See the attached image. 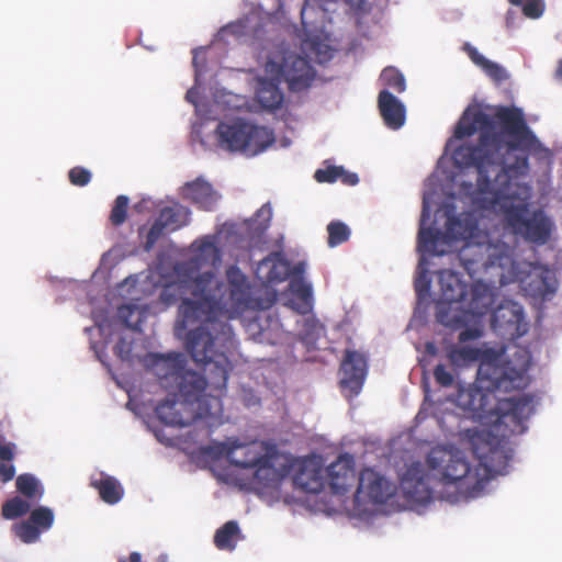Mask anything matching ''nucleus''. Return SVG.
<instances>
[{
  "mask_svg": "<svg viewBox=\"0 0 562 562\" xmlns=\"http://www.w3.org/2000/svg\"><path fill=\"white\" fill-rule=\"evenodd\" d=\"M522 12L528 18H539L543 12L541 0H527L522 7Z\"/></svg>",
  "mask_w": 562,
  "mask_h": 562,
  "instance_id": "nucleus-45",
  "label": "nucleus"
},
{
  "mask_svg": "<svg viewBox=\"0 0 562 562\" xmlns=\"http://www.w3.org/2000/svg\"><path fill=\"white\" fill-rule=\"evenodd\" d=\"M446 417H448V418H453V419H454V418H456V415H454L453 413H449V414H447V416H446Z\"/></svg>",
  "mask_w": 562,
  "mask_h": 562,
  "instance_id": "nucleus-60",
  "label": "nucleus"
},
{
  "mask_svg": "<svg viewBox=\"0 0 562 562\" xmlns=\"http://www.w3.org/2000/svg\"><path fill=\"white\" fill-rule=\"evenodd\" d=\"M530 356L517 352L513 359L499 357L480 362L477 381L459 384L454 403L474 419H493L498 427L504 426V436L522 434L525 422L535 412V396L524 394L518 397L497 398L495 392H510L525 389L529 384L528 370Z\"/></svg>",
  "mask_w": 562,
  "mask_h": 562,
  "instance_id": "nucleus-3",
  "label": "nucleus"
},
{
  "mask_svg": "<svg viewBox=\"0 0 562 562\" xmlns=\"http://www.w3.org/2000/svg\"><path fill=\"white\" fill-rule=\"evenodd\" d=\"M246 22L243 20H238L232 23H228L227 25L223 26L221 29V34L223 35H234L236 37L244 36L246 34Z\"/></svg>",
  "mask_w": 562,
  "mask_h": 562,
  "instance_id": "nucleus-43",
  "label": "nucleus"
},
{
  "mask_svg": "<svg viewBox=\"0 0 562 562\" xmlns=\"http://www.w3.org/2000/svg\"><path fill=\"white\" fill-rule=\"evenodd\" d=\"M481 357V350L474 347L452 346L447 351V358L452 367L464 368L477 361Z\"/></svg>",
  "mask_w": 562,
  "mask_h": 562,
  "instance_id": "nucleus-31",
  "label": "nucleus"
},
{
  "mask_svg": "<svg viewBox=\"0 0 562 562\" xmlns=\"http://www.w3.org/2000/svg\"><path fill=\"white\" fill-rule=\"evenodd\" d=\"M200 256L210 261L213 266H216L221 261V250L211 240H203L199 246Z\"/></svg>",
  "mask_w": 562,
  "mask_h": 562,
  "instance_id": "nucleus-38",
  "label": "nucleus"
},
{
  "mask_svg": "<svg viewBox=\"0 0 562 562\" xmlns=\"http://www.w3.org/2000/svg\"><path fill=\"white\" fill-rule=\"evenodd\" d=\"M342 172V166H328L315 171L314 178L319 183H333L338 181Z\"/></svg>",
  "mask_w": 562,
  "mask_h": 562,
  "instance_id": "nucleus-39",
  "label": "nucleus"
},
{
  "mask_svg": "<svg viewBox=\"0 0 562 562\" xmlns=\"http://www.w3.org/2000/svg\"><path fill=\"white\" fill-rule=\"evenodd\" d=\"M91 172L81 166L71 168L68 172V179L72 186L85 187L91 181Z\"/></svg>",
  "mask_w": 562,
  "mask_h": 562,
  "instance_id": "nucleus-40",
  "label": "nucleus"
},
{
  "mask_svg": "<svg viewBox=\"0 0 562 562\" xmlns=\"http://www.w3.org/2000/svg\"><path fill=\"white\" fill-rule=\"evenodd\" d=\"M192 94H193V93H192V90H189V91L187 92L186 98H187V100H189L190 102L195 103V102H194V100H193V95H192Z\"/></svg>",
  "mask_w": 562,
  "mask_h": 562,
  "instance_id": "nucleus-58",
  "label": "nucleus"
},
{
  "mask_svg": "<svg viewBox=\"0 0 562 562\" xmlns=\"http://www.w3.org/2000/svg\"><path fill=\"white\" fill-rule=\"evenodd\" d=\"M497 452L495 449H490V456L475 451L479 463L471 468L460 451L434 448L427 457V464L441 475L445 485H456L458 495L454 501L469 499L479 496L493 476L495 470L491 461Z\"/></svg>",
  "mask_w": 562,
  "mask_h": 562,
  "instance_id": "nucleus-6",
  "label": "nucleus"
},
{
  "mask_svg": "<svg viewBox=\"0 0 562 562\" xmlns=\"http://www.w3.org/2000/svg\"><path fill=\"white\" fill-rule=\"evenodd\" d=\"M189 215L188 209L177 204L162 207L156 218L166 229L176 231L183 226Z\"/></svg>",
  "mask_w": 562,
  "mask_h": 562,
  "instance_id": "nucleus-30",
  "label": "nucleus"
},
{
  "mask_svg": "<svg viewBox=\"0 0 562 562\" xmlns=\"http://www.w3.org/2000/svg\"><path fill=\"white\" fill-rule=\"evenodd\" d=\"M251 485L258 492L277 490L281 481L291 474V457L279 451L277 446L254 468Z\"/></svg>",
  "mask_w": 562,
  "mask_h": 562,
  "instance_id": "nucleus-12",
  "label": "nucleus"
},
{
  "mask_svg": "<svg viewBox=\"0 0 562 562\" xmlns=\"http://www.w3.org/2000/svg\"><path fill=\"white\" fill-rule=\"evenodd\" d=\"M130 562H140L142 555L138 552H132L128 557Z\"/></svg>",
  "mask_w": 562,
  "mask_h": 562,
  "instance_id": "nucleus-53",
  "label": "nucleus"
},
{
  "mask_svg": "<svg viewBox=\"0 0 562 562\" xmlns=\"http://www.w3.org/2000/svg\"><path fill=\"white\" fill-rule=\"evenodd\" d=\"M445 418L446 417L438 418V424H439L440 428L442 430H448V431L452 432V430L448 429V427H447V425L445 423Z\"/></svg>",
  "mask_w": 562,
  "mask_h": 562,
  "instance_id": "nucleus-56",
  "label": "nucleus"
},
{
  "mask_svg": "<svg viewBox=\"0 0 562 562\" xmlns=\"http://www.w3.org/2000/svg\"><path fill=\"white\" fill-rule=\"evenodd\" d=\"M256 99L263 109L274 111L282 106L284 95L278 82L269 79H260L258 81Z\"/></svg>",
  "mask_w": 562,
  "mask_h": 562,
  "instance_id": "nucleus-25",
  "label": "nucleus"
},
{
  "mask_svg": "<svg viewBox=\"0 0 562 562\" xmlns=\"http://www.w3.org/2000/svg\"><path fill=\"white\" fill-rule=\"evenodd\" d=\"M509 3H512L513 5H521L522 4V0H508Z\"/></svg>",
  "mask_w": 562,
  "mask_h": 562,
  "instance_id": "nucleus-59",
  "label": "nucleus"
},
{
  "mask_svg": "<svg viewBox=\"0 0 562 562\" xmlns=\"http://www.w3.org/2000/svg\"><path fill=\"white\" fill-rule=\"evenodd\" d=\"M438 282L440 285V308L447 311L449 307H452V304H460L462 306L463 302L468 296V288L469 284L461 279V277L450 270L443 269L438 272ZM461 307H458V311Z\"/></svg>",
  "mask_w": 562,
  "mask_h": 562,
  "instance_id": "nucleus-18",
  "label": "nucleus"
},
{
  "mask_svg": "<svg viewBox=\"0 0 562 562\" xmlns=\"http://www.w3.org/2000/svg\"><path fill=\"white\" fill-rule=\"evenodd\" d=\"M271 214H272V210H271V207H270L268 204L262 205V206L258 210V212H257V216H266V217H267V220H270Z\"/></svg>",
  "mask_w": 562,
  "mask_h": 562,
  "instance_id": "nucleus-52",
  "label": "nucleus"
},
{
  "mask_svg": "<svg viewBox=\"0 0 562 562\" xmlns=\"http://www.w3.org/2000/svg\"><path fill=\"white\" fill-rule=\"evenodd\" d=\"M31 510V504L29 501L14 496L3 503L1 507V515L4 519H16L20 518Z\"/></svg>",
  "mask_w": 562,
  "mask_h": 562,
  "instance_id": "nucleus-34",
  "label": "nucleus"
},
{
  "mask_svg": "<svg viewBox=\"0 0 562 562\" xmlns=\"http://www.w3.org/2000/svg\"><path fill=\"white\" fill-rule=\"evenodd\" d=\"M229 339L214 335L205 328H194L188 333L187 349L194 362L204 366L205 375L186 370L187 359L180 352L153 355L150 366L166 389L176 385L180 393L189 396L206 389L221 393L226 390L232 370V363L223 349Z\"/></svg>",
  "mask_w": 562,
  "mask_h": 562,
  "instance_id": "nucleus-5",
  "label": "nucleus"
},
{
  "mask_svg": "<svg viewBox=\"0 0 562 562\" xmlns=\"http://www.w3.org/2000/svg\"><path fill=\"white\" fill-rule=\"evenodd\" d=\"M432 373L436 383L441 387H451L454 384V375L445 364H437Z\"/></svg>",
  "mask_w": 562,
  "mask_h": 562,
  "instance_id": "nucleus-41",
  "label": "nucleus"
},
{
  "mask_svg": "<svg viewBox=\"0 0 562 562\" xmlns=\"http://www.w3.org/2000/svg\"><path fill=\"white\" fill-rule=\"evenodd\" d=\"M55 520L52 508L38 506L30 510L27 519L16 522L12 526V532L26 544L35 543L40 540L43 532L48 531Z\"/></svg>",
  "mask_w": 562,
  "mask_h": 562,
  "instance_id": "nucleus-14",
  "label": "nucleus"
},
{
  "mask_svg": "<svg viewBox=\"0 0 562 562\" xmlns=\"http://www.w3.org/2000/svg\"><path fill=\"white\" fill-rule=\"evenodd\" d=\"M426 350H427V352H428L429 355H432V356L437 353V348H436V346H435L434 344H431V342H428V344L426 345Z\"/></svg>",
  "mask_w": 562,
  "mask_h": 562,
  "instance_id": "nucleus-54",
  "label": "nucleus"
},
{
  "mask_svg": "<svg viewBox=\"0 0 562 562\" xmlns=\"http://www.w3.org/2000/svg\"><path fill=\"white\" fill-rule=\"evenodd\" d=\"M515 279L525 294L533 299L548 300L555 292L547 273L537 269H531L524 276L519 272Z\"/></svg>",
  "mask_w": 562,
  "mask_h": 562,
  "instance_id": "nucleus-22",
  "label": "nucleus"
},
{
  "mask_svg": "<svg viewBox=\"0 0 562 562\" xmlns=\"http://www.w3.org/2000/svg\"><path fill=\"white\" fill-rule=\"evenodd\" d=\"M340 371L342 373L340 381L341 386L358 394L367 375L366 356L359 351L346 349L340 364Z\"/></svg>",
  "mask_w": 562,
  "mask_h": 562,
  "instance_id": "nucleus-19",
  "label": "nucleus"
},
{
  "mask_svg": "<svg viewBox=\"0 0 562 562\" xmlns=\"http://www.w3.org/2000/svg\"><path fill=\"white\" fill-rule=\"evenodd\" d=\"M326 18V9L322 0H306L301 10V20L305 29L315 26Z\"/></svg>",
  "mask_w": 562,
  "mask_h": 562,
  "instance_id": "nucleus-32",
  "label": "nucleus"
},
{
  "mask_svg": "<svg viewBox=\"0 0 562 562\" xmlns=\"http://www.w3.org/2000/svg\"><path fill=\"white\" fill-rule=\"evenodd\" d=\"M328 484L336 495L346 494L356 482L355 460L350 454L337 458L328 468Z\"/></svg>",
  "mask_w": 562,
  "mask_h": 562,
  "instance_id": "nucleus-20",
  "label": "nucleus"
},
{
  "mask_svg": "<svg viewBox=\"0 0 562 562\" xmlns=\"http://www.w3.org/2000/svg\"><path fill=\"white\" fill-rule=\"evenodd\" d=\"M119 562H127L126 559H120Z\"/></svg>",
  "mask_w": 562,
  "mask_h": 562,
  "instance_id": "nucleus-61",
  "label": "nucleus"
},
{
  "mask_svg": "<svg viewBox=\"0 0 562 562\" xmlns=\"http://www.w3.org/2000/svg\"><path fill=\"white\" fill-rule=\"evenodd\" d=\"M338 180L346 186H356L359 182L358 175L347 171L344 167Z\"/></svg>",
  "mask_w": 562,
  "mask_h": 562,
  "instance_id": "nucleus-50",
  "label": "nucleus"
},
{
  "mask_svg": "<svg viewBox=\"0 0 562 562\" xmlns=\"http://www.w3.org/2000/svg\"><path fill=\"white\" fill-rule=\"evenodd\" d=\"M91 486L99 492L101 499L108 504L119 503L124 494V490L120 482L110 475H104L100 479L91 481Z\"/></svg>",
  "mask_w": 562,
  "mask_h": 562,
  "instance_id": "nucleus-28",
  "label": "nucleus"
},
{
  "mask_svg": "<svg viewBox=\"0 0 562 562\" xmlns=\"http://www.w3.org/2000/svg\"><path fill=\"white\" fill-rule=\"evenodd\" d=\"M291 302L300 314H306L312 310V285L303 279H293L290 282Z\"/></svg>",
  "mask_w": 562,
  "mask_h": 562,
  "instance_id": "nucleus-27",
  "label": "nucleus"
},
{
  "mask_svg": "<svg viewBox=\"0 0 562 562\" xmlns=\"http://www.w3.org/2000/svg\"><path fill=\"white\" fill-rule=\"evenodd\" d=\"M327 233H328V245L330 247H336L338 245H341L342 243H346L350 237L349 227L340 221L330 222L327 225Z\"/></svg>",
  "mask_w": 562,
  "mask_h": 562,
  "instance_id": "nucleus-35",
  "label": "nucleus"
},
{
  "mask_svg": "<svg viewBox=\"0 0 562 562\" xmlns=\"http://www.w3.org/2000/svg\"><path fill=\"white\" fill-rule=\"evenodd\" d=\"M199 270L198 259L176 262L175 279L162 286L159 301L167 307L180 302L178 324L182 328L201 322L198 328L231 338V326L220 318L229 319L246 308L255 307L250 283L237 266L226 269L227 283L212 271L199 273Z\"/></svg>",
  "mask_w": 562,
  "mask_h": 562,
  "instance_id": "nucleus-2",
  "label": "nucleus"
},
{
  "mask_svg": "<svg viewBox=\"0 0 562 562\" xmlns=\"http://www.w3.org/2000/svg\"><path fill=\"white\" fill-rule=\"evenodd\" d=\"M495 302L493 289L483 281H475L468 288V296L458 308L449 307L447 311L440 308L437 313V321L450 328L457 329L467 325L468 315L483 316L490 312Z\"/></svg>",
  "mask_w": 562,
  "mask_h": 562,
  "instance_id": "nucleus-11",
  "label": "nucleus"
},
{
  "mask_svg": "<svg viewBox=\"0 0 562 562\" xmlns=\"http://www.w3.org/2000/svg\"><path fill=\"white\" fill-rule=\"evenodd\" d=\"M256 274L265 283H280L289 277L290 263L280 252H273L259 261Z\"/></svg>",
  "mask_w": 562,
  "mask_h": 562,
  "instance_id": "nucleus-23",
  "label": "nucleus"
},
{
  "mask_svg": "<svg viewBox=\"0 0 562 562\" xmlns=\"http://www.w3.org/2000/svg\"><path fill=\"white\" fill-rule=\"evenodd\" d=\"M427 474L419 462L411 464L401 479V487L408 502L425 505L432 498Z\"/></svg>",
  "mask_w": 562,
  "mask_h": 562,
  "instance_id": "nucleus-17",
  "label": "nucleus"
},
{
  "mask_svg": "<svg viewBox=\"0 0 562 562\" xmlns=\"http://www.w3.org/2000/svg\"><path fill=\"white\" fill-rule=\"evenodd\" d=\"M114 353L121 360H130L132 355V344L127 341L125 338H120L116 345L114 346Z\"/></svg>",
  "mask_w": 562,
  "mask_h": 562,
  "instance_id": "nucleus-47",
  "label": "nucleus"
},
{
  "mask_svg": "<svg viewBox=\"0 0 562 562\" xmlns=\"http://www.w3.org/2000/svg\"><path fill=\"white\" fill-rule=\"evenodd\" d=\"M392 495L390 483L372 469L360 472L355 503L383 504Z\"/></svg>",
  "mask_w": 562,
  "mask_h": 562,
  "instance_id": "nucleus-15",
  "label": "nucleus"
},
{
  "mask_svg": "<svg viewBox=\"0 0 562 562\" xmlns=\"http://www.w3.org/2000/svg\"><path fill=\"white\" fill-rule=\"evenodd\" d=\"M463 49L467 52L469 58L495 82L499 83L507 79L505 69L498 64L485 58L474 46L465 43Z\"/></svg>",
  "mask_w": 562,
  "mask_h": 562,
  "instance_id": "nucleus-26",
  "label": "nucleus"
},
{
  "mask_svg": "<svg viewBox=\"0 0 562 562\" xmlns=\"http://www.w3.org/2000/svg\"><path fill=\"white\" fill-rule=\"evenodd\" d=\"M292 481L295 488L316 494L324 486L323 469L321 464L311 458L294 459L291 457Z\"/></svg>",
  "mask_w": 562,
  "mask_h": 562,
  "instance_id": "nucleus-16",
  "label": "nucleus"
},
{
  "mask_svg": "<svg viewBox=\"0 0 562 562\" xmlns=\"http://www.w3.org/2000/svg\"><path fill=\"white\" fill-rule=\"evenodd\" d=\"M212 389L192 395H186L178 391L172 398L160 402L155 413L158 419L168 426L186 427L195 420L215 415L221 409V396Z\"/></svg>",
  "mask_w": 562,
  "mask_h": 562,
  "instance_id": "nucleus-8",
  "label": "nucleus"
},
{
  "mask_svg": "<svg viewBox=\"0 0 562 562\" xmlns=\"http://www.w3.org/2000/svg\"><path fill=\"white\" fill-rule=\"evenodd\" d=\"M11 461L0 462V482L8 483L15 476V467L10 463Z\"/></svg>",
  "mask_w": 562,
  "mask_h": 562,
  "instance_id": "nucleus-48",
  "label": "nucleus"
},
{
  "mask_svg": "<svg viewBox=\"0 0 562 562\" xmlns=\"http://www.w3.org/2000/svg\"><path fill=\"white\" fill-rule=\"evenodd\" d=\"M476 132L480 133L477 143L460 145L452 159L457 167L476 169L479 192L491 191L493 187L509 188L513 179L528 173V156L513 155L516 150L527 151L544 166L552 164V150L529 128L518 108L499 106L493 119L479 106H468L453 135L463 139Z\"/></svg>",
  "mask_w": 562,
  "mask_h": 562,
  "instance_id": "nucleus-1",
  "label": "nucleus"
},
{
  "mask_svg": "<svg viewBox=\"0 0 562 562\" xmlns=\"http://www.w3.org/2000/svg\"><path fill=\"white\" fill-rule=\"evenodd\" d=\"M128 202L130 200L126 195H119L115 199L110 214V222L112 225L120 226L125 222L127 217Z\"/></svg>",
  "mask_w": 562,
  "mask_h": 562,
  "instance_id": "nucleus-37",
  "label": "nucleus"
},
{
  "mask_svg": "<svg viewBox=\"0 0 562 562\" xmlns=\"http://www.w3.org/2000/svg\"><path fill=\"white\" fill-rule=\"evenodd\" d=\"M15 486L16 491L29 499L41 498L44 493L38 480L30 473L19 475Z\"/></svg>",
  "mask_w": 562,
  "mask_h": 562,
  "instance_id": "nucleus-33",
  "label": "nucleus"
},
{
  "mask_svg": "<svg viewBox=\"0 0 562 562\" xmlns=\"http://www.w3.org/2000/svg\"><path fill=\"white\" fill-rule=\"evenodd\" d=\"M166 228L156 220L146 234L145 250L149 251L162 236Z\"/></svg>",
  "mask_w": 562,
  "mask_h": 562,
  "instance_id": "nucleus-42",
  "label": "nucleus"
},
{
  "mask_svg": "<svg viewBox=\"0 0 562 562\" xmlns=\"http://www.w3.org/2000/svg\"><path fill=\"white\" fill-rule=\"evenodd\" d=\"M276 445L266 441L243 443L237 438H229L221 443V451L226 454L231 464L243 469H252L268 453V449Z\"/></svg>",
  "mask_w": 562,
  "mask_h": 562,
  "instance_id": "nucleus-13",
  "label": "nucleus"
},
{
  "mask_svg": "<svg viewBox=\"0 0 562 562\" xmlns=\"http://www.w3.org/2000/svg\"><path fill=\"white\" fill-rule=\"evenodd\" d=\"M380 80L389 88H392L398 93H402L405 88V78L403 74L394 67H386L382 70Z\"/></svg>",
  "mask_w": 562,
  "mask_h": 562,
  "instance_id": "nucleus-36",
  "label": "nucleus"
},
{
  "mask_svg": "<svg viewBox=\"0 0 562 562\" xmlns=\"http://www.w3.org/2000/svg\"><path fill=\"white\" fill-rule=\"evenodd\" d=\"M481 335V331L476 328H465L459 334V341L467 342L470 340L477 339Z\"/></svg>",
  "mask_w": 562,
  "mask_h": 562,
  "instance_id": "nucleus-49",
  "label": "nucleus"
},
{
  "mask_svg": "<svg viewBox=\"0 0 562 562\" xmlns=\"http://www.w3.org/2000/svg\"><path fill=\"white\" fill-rule=\"evenodd\" d=\"M446 215L445 232L424 227L425 218L429 216L428 206L424 203L417 237L419 252L442 256L448 251L447 247H450L451 241L463 240L464 245L457 257L471 277L491 267L503 268L512 263L515 268L509 245L503 241L495 232L480 229L479 221L473 213L463 212L452 215L447 210Z\"/></svg>",
  "mask_w": 562,
  "mask_h": 562,
  "instance_id": "nucleus-4",
  "label": "nucleus"
},
{
  "mask_svg": "<svg viewBox=\"0 0 562 562\" xmlns=\"http://www.w3.org/2000/svg\"><path fill=\"white\" fill-rule=\"evenodd\" d=\"M509 188L493 187L491 191L480 192L490 194L488 202L497 205L504 215L507 226L514 234L521 236L526 241L536 245H544L549 241L553 223L542 210H535L530 216L528 204L515 203L508 195Z\"/></svg>",
  "mask_w": 562,
  "mask_h": 562,
  "instance_id": "nucleus-7",
  "label": "nucleus"
},
{
  "mask_svg": "<svg viewBox=\"0 0 562 562\" xmlns=\"http://www.w3.org/2000/svg\"><path fill=\"white\" fill-rule=\"evenodd\" d=\"M240 538V529L235 520L225 522L214 535V544L220 550L232 551Z\"/></svg>",
  "mask_w": 562,
  "mask_h": 562,
  "instance_id": "nucleus-29",
  "label": "nucleus"
},
{
  "mask_svg": "<svg viewBox=\"0 0 562 562\" xmlns=\"http://www.w3.org/2000/svg\"><path fill=\"white\" fill-rule=\"evenodd\" d=\"M555 75L559 79L562 80V59L559 61V66L557 68Z\"/></svg>",
  "mask_w": 562,
  "mask_h": 562,
  "instance_id": "nucleus-57",
  "label": "nucleus"
},
{
  "mask_svg": "<svg viewBox=\"0 0 562 562\" xmlns=\"http://www.w3.org/2000/svg\"><path fill=\"white\" fill-rule=\"evenodd\" d=\"M15 454V443L5 441V439L2 436H0V461H13Z\"/></svg>",
  "mask_w": 562,
  "mask_h": 562,
  "instance_id": "nucleus-44",
  "label": "nucleus"
},
{
  "mask_svg": "<svg viewBox=\"0 0 562 562\" xmlns=\"http://www.w3.org/2000/svg\"><path fill=\"white\" fill-rule=\"evenodd\" d=\"M415 290L418 295H423L429 291V282L422 279L416 280Z\"/></svg>",
  "mask_w": 562,
  "mask_h": 562,
  "instance_id": "nucleus-51",
  "label": "nucleus"
},
{
  "mask_svg": "<svg viewBox=\"0 0 562 562\" xmlns=\"http://www.w3.org/2000/svg\"><path fill=\"white\" fill-rule=\"evenodd\" d=\"M215 132L221 147L247 156L262 153L274 142L273 133L269 128L244 121L232 124L221 122Z\"/></svg>",
  "mask_w": 562,
  "mask_h": 562,
  "instance_id": "nucleus-9",
  "label": "nucleus"
},
{
  "mask_svg": "<svg viewBox=\"0 0 562 562\" xmlns=\"http://www.w3.org/2000/svg\"><path fill=\"white\" fill-rule=\"evenodd\" d=\"M193 60H192V64L195 68V72L198 74L199 69H198V65H199V57H198V49H194L193 50Z\"/></svg>",
  "mask_w": 562,
  "mask_h": 562,
  "instance_id": "nucleus-55",
  "label": "nucleus"
},
{
  "mask_svg": "<svg viewBox=\"0 0 562 562\" xmlns=\"http://www.w3.org/2000/svg\"><path fill=\"white\" fill-rule=\"evenodd\" d=\"M266 72L278 82H286L289 90L293 92L307 89L316 76L306 57L288 49H279L270 55Z\"/></svg>",
  "mask_w": 562,
  "mask_h": 562,
  "instance_id": "nucleus-10",
  "label": "nucleus"
},
{
  "mask_svg": "<svg viewBox=\"0 0 562 562\" xmlns=\"http://www.w3.org/2000/svg\"><path fill=\"white\" fill-rule=\"evenodd\" d=\"M137 311L136 306L133 305H122L119 307L117 314L122 323L132 329H137V323H132L130 317Z\"/></svg>",
  "mask_w": 562,
  "mask_h": 562,
  "instance_id": "nucleus-46",
  "label": "nucleus"
},
{
  "mask_svg": "<svg viewBox=\"0 0 562 562\" xmlns=\"http://www.w3.org/2000/svg\"><path fill=\"white\" fill-rule=\"evenodd\" d=\"M181 196L204 211L213 210L220 199L212 184L201 177L187 182L181 188Z\"/></svg>",
  "mask_w": 562,
  "mask_h": 562,
  "instance_id": "nucleus-21",
  "label": "nucleus"
},
{
  "mask_svg": "<svg viewBox=\"0 0 562 562\" xmlns=\"http://www.w3.org/2000/svg\"><path fill=\"white\" fill-rule=\"evenodd\" d=\"M380 114L385 125L397 130L405 123V106L390 91L382 90L378 98Z\"/></svg>",
  "mask_w": 562,
  "mask_h": 562,
  "instance_id": "nucleus-24",
  "label": "nucleus"
}]
</instances>
